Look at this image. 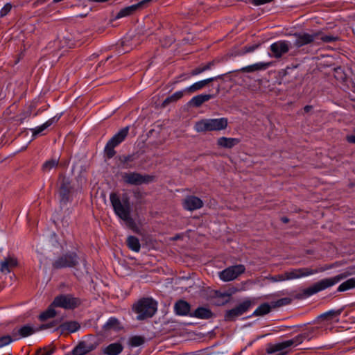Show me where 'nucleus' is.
<instances>
[{
    "mask_svg": "<svg viewBox=\"0 0 355 355\" xmlns=\"http://www.w3.org/2000/svg\"><path fill=\"white\" fill-rule=\"evenodd\" d=\"M271 279L273 282H284V281H286L284 272L282 273V274H280V275H278L272 277L271 278Z\"/></svg>",
    "mask_w": 355,
    "mask_h": 355,
    "instance_id": "45",
    "label": "nucleus"
},
{
    "mask_svg": "<svg viewBox=\"0 0 355 355\" xmlns=\"http://www.w3.org/2000/svg\"><path fill=\"white\" fill-rule=\"evenodd\" d=\"M211 66H212V63L209 62L203 67L196 68L191 72V76H197L207 70L210 69Z\"/></svg>",
    "mask_w": 355,
    "mask_h": 355,
    "instance_id": "38",
    "label": "nucleus"
},
{
    "mask_svg": "<svg viewBox=\"0 0 355 355\" xmlns=\"http://www.w3.org/2000/svg\"><path fill=\"white\" fill-rule=\"evenodd\" d=\"M151 0H142L139 3L135 4L136 6H138V8L146 4V3L150 2Z\"/></svg>",
    "mask_w": 355,
    "mask_h": 355,
    "instance_id": "49",
    "label": "nucleus"
},
{
    "mask_svg": "<svg viewBox=\"0 0 355 355\" xmlns=\"http://www.w3.org/2000/svg\"><path fill=\"white\" fill-rule=\"evenodd\" d=\"M304 338V336L302 335L297 336L292 339L270 345L268 346L267 352L268 354H272L278 352L280 353L285 352V354H286L288 352L286 349L288 348L297 346L302 343Z\"/></svg>",
    "mask_w": 355,
    "mask_h": 355,
    "instance_id": "7",
    "label": "nucleus"
},
{
    "mask_svg": "<svg viewBox=\"0 0 355 355\" xmlns=\"http://www.w3.org/2000/svg\"><path fill=\"white\" fill-rule=\"evenodd\" d=\"M87 269L86 268L85 264L83 263V270L81 271V274L87 273Z\"/></svg>",
    "mask_w": 355,
    "mask_h": 355,
    "instance_id": "51",
    "label": "nucleus"
},
{
    "mask_svg": "<svg viewBox=\"0 0 355 355\" xmlns=\"http://www.w3.org/2000/svg\"><path fill=\"white\" fill-rule=\"evenodd\" d=\"M245 271L243 265H236L229 267L219 273V277L224 282H229L237 278Z\"/></svg>",
    "mask_w": 355,
    "mask_h": 355,
    "instance_id": "10",
    "label": "nucleus"
},
{
    "mask_svg": "<svg viewBox=\"0 0 355 355\" xmlns=\"http://www.w3.org/2000/svg\"><path fill=\"white\" fill-rule=\"evenodd\" d=\"M17 265V259L14 257H10L0 262V270L2 272L8 273L10 271V268L16 266Z\"/></svg>",
    "mask_w": 355,
    "mask_h": 355,
    "instance_id": "21",
    "label": "nucleus"
},
{
    "mask_svg": "<svg viewBox=\"0 0 355 355\" xmlns=\"http://www.w3.org/2000/svg\"><path fill=\"white\" fill-rule=\"evenodd\" d=\"M96 345L83 341L78 343V345L73 349L72 355H85L89 352L93 351L96 348Z\"/></svg>",
    "mask_w": 355,
    "mask_h": 355,
    "instance_id": "16",
    "label": "nucleus"
},
{
    "mask_svg": "<svg viewBox=\"0 0 355 355\" xmlns=\"http://www.w3.org/2000/svg\"><path fill=\"white\" fill-rule=\"evenodd\" d=\"M78 263V258L75 253L66 254L55 261V268L71 267L76 266Z\"/></svg>",
    "mask_w": 355,
    "mask_h": 355,
    "instance_id": "14",
    "label": "nucleus"
},
{
    "mask_svg": "<svg viewBox=\"0 0 355 355\" xmlns=\"http://www.w3.org/2000/svg\"><path fill=\"white\" fill-rule=\"evenodd\" d=\"M56 306H53V302L51 304L49 307L43 313H42L40 315V319L41 320H46L49 318H52L56 315L57 311H55Z\"/></svg>",
    "mask_w": 355,
    "mask_h": 355,
    "instance_id": "27",
    "label": "nucleus"
},
{
    "mask_svg": "<svg viewBox=\"0 0 355 355\" xmlns=\"http://www.w3.org/2000/svg\"><path fill=\"white\" fill-rule=\"evenodd\" d=\"M104 328L107 330H117L120 328V325L116 318H112L104 324Z\"/></svg>",
    "mask_w": 355,
    "mask_h": 355,
    "instance_id": "35",
    "label": "nucleus"
},
{
    "mask_svg": "<svg viewBox=\"0 0 355 355\" xmlns=\"http://www.w3.org/2000/svg\"><path fill=\"white\" fill-rule=\"evenodd\" d=\"M127 244L128 246L133 251L135 252H139L140 250V243L138 240L135 236H130L127 239Z\"/></svg>",
    "mask_w": 355,
    "mask_h": 355,
    "instance_id": "29",
    "label": "nucleus"
},
{
    "mask_svg": "<svg viewBox=\"0 0 355 355\" xmlns=\"http://www.w3.org/2000/svg\"><path fill=\"white\" fill-rule=\"evenodd\" d=\"M125 182L130 184L139 185L151 181L150 176H143L137 173H125L122 175Z\"/></svg>",
    "mask_w": 355,
    "mask_h": 355,
    "instance_id": "13",
    "label": "nucleus"
},
{
    "mask_svg": "<svg viewBox=\"0 0 355 355\" xmlns=\"http://www.w3.org/2000/svg\"><path fill=\"white\" fill-rule=\"evenodd\" d=\"M138 8V6L132 5L121 10L116 15V18H121L131 15Z\"/></svg>",
    "mask_w": 355,
    "mask_h": 355,
    "instance_id": "30",
    "label": "nucleus"
},
{
    "mask_svg": "<svg viewBox=\"0 0 355 355\" xmlns=\"http://www.w3.org/2000/svg\"><path fill=\"white\" fill-rule=\"evenodd\" d=\"M347 141L351 143L355 144V135H350L347 137Z\"/></svg>",
    "mask_w": 355,
    "mask_h": 355,
    "instance_id": "50",
    "label": "nucleus"
},
{
    "mask_svg": "<svg viewBox=\"0 0 355 355\" xmlns=\"http://www.w3.org/2000/svg\"><path fill=\"white\" fill-rule=\"evenodd\" d=\"M340 314V311H331L324 313L319 316V319L322 320L329 321L334 318L337 317Z\"/></svg>",
    "mask_w": 355,
    "mask_h": 355,
    "instance_id": "37",
    "label": "nucleus"
},
{
    "mask_svg": "<svg viewBox=\"0 0 355 355\" xmlns=\"http://www.w3.org/2000/svg\"><path fill=\"white\" fill-rule=\"evenodd\" d=\"M12 342V339L10 336H5L0 338V348L6 346Z\"/></svg>",
    "mask_w": 355,
    "mask_h": 355,
    "instance_id": "40",
    "label": "nucleus"
},
{
    "mask_svg": "<svg viewBox=\"0 0 355 355\" xmlns=\"http://www.w3.org/2000/svg\"><path fill=\"white\" fill-rule=\"evenodd\" d=\"M272 0H248V2L254 6H260L271 2Z\"/></svg>",
    "mask_w": 355,
    "mask_h": 355,
    "instance_id": "44",
    "label": "nucleus"
},
{
    "mask_svg": "<svg viewBox=\"0 0 355 355\" xmlns=\"http://www.w3.org/2000/svg\"><path fill=\"white\" fill-rule=\"evenodd\" d=\"M44 328H46L44 325L34 327L31 324H26L19 328L17 332L21 337H27Z\"/></svg>",
    "mask_w": 355,
    "mask_h": 355,
    "instance_id": "19",
    "label": "nucleus"
},
{
    "mask_svg": "<svg viewBox=\"0 0 355 355\" xmlns=\"http://www.w3.org/2000/svg\"><path fill=\"white\" fill-rule=\"evenodd\" d=\"M185 94H187V91H185V88L182 90L175 92L171 96L166 98L165 101H164V103L166 104V103H168L171 102H175V101L180 99Z\"/></svg>",
    "mask_w": 355,
    "mask_h": 355,
    "instance_id": "28",
    "label": "nucleus"
},
{
    "mask_svg": "<svg viewBox=\"0 0 355 355\" xmlns=\"http://www.w3.org/2000/svg\"><path fill=\"white\" fill-rule=\"evenodd\" d=\"M128 127H125L121 129L108 141L105 148V151L108 157H112L114 155V147L118 146L125 139L128 134Z\"/></svg>",
    "mask_w": 355,
    "mask_h": 355,
    "instance_id": "8",
    "label": "nucleus"
},
{
    "mask_svg": "<svg viewBox=\"0 0 355 355\" xmlns=\"http://www.w3.org/2000/svg\"><path fill=\"white\" fill-rule=\"evenodd\" d=\"M228 125L226 118L205 119L197 121L195 124V130L200 132L220 131L225 130Z\"/></svg>",
    "mask_w": 355,
    "mask_h": 355,
    "instance_id": "4",
    "label": "nucleus"
},
{
    "mask_svg": "<svg viewBox=\"0 0 355 355\" xmlns=\"http://www.w3.org/2000/svg\"><path fill=\"white\" fill-rule=\"evenodd\" d=\"M144 343V339L141 336H134L130 340V344L132 347H139L143 345Z\"/></svg>",
    "mask_w": 355,
    "mask_h": 355,
    "instance_id": "39",
    "label": "nucleus"
},
{
    "mask_svg": "<svg viewBox=\"0 0 355 355\" xmlns=\"http://www.w3.org/2000/svg\"><path fill=\"white\" fill-rule=\"evenodd\" d=\"M291 46V42L286 40H279L272 43L270 46V56L275 58H281L289 51Z\"/></svg>",
    "mask_w": 355,
    "mask_h": 355,
    "instance_id": "11",
    "label": "nucleus"
},
{
    "mask_svg": "<svg viewBox=\"0 0 355 355\" xmlns=\"http://www.w3.org/2000/svg\"><path fill=\"white\" fill-rule=\"evenodd\" d=\"M291 302V298L285 297L280 299L277 302H275L273 306H281L284 305L288 304Z\"/></svg>",
    "mask_w": 355,
    "mask_h": 355,
    "instance_id": "42",
    "label": "nucleus"
},
{
    "mask_svg": "<svg viewBox=\"0 0 355 355\" xmlns=\"http://www.w3.org/2000/svg\"><path fill=\"white\" fill-rule=\"evenodd\" d=\"M78 304V300L70 295H60L57 296L53 301V306L64 309H73L76 307Z\"/></svg>",
    "mask_w": 355,
    "mask_h": 355,
    "instance_id": "9",
    "label": "nucleus"
},
{
    "mask_svg": "<svg viewBox=\"0 0 355 355\" xmlns=\"http://www.w3.org/2000/svg\"><path fill=\"white\" fill-rule=\"evenodd\" d=\"M239 140L236 138L222 137L217 139V145L220 148H231L238 144Z\"/></svg>",
    "mask_w": 355,
    "mask_h": 355,
    "instance_id": "20",
    "label": "nucleus"
},
{
    "mask_svg": "<svg viewBox=\"0 0 355 355\" xmlns=\"http://www.w3.org/2000/svg\"><path fill=\"white\" fill-rule=\"evenodd\" d=\"M252 303L250 300H245L236 307L227 311L225 318L226 320H234L239 316L245 313L251 306Z\"/></svg>",
    "mask_w": 355,
    "mask_h": 355,
    "instance_id": "12",
    "label": "nucleus"
},
{
    "mask_svg": "<svg viewBox=\"0 0 355 355\" xmlns=\"http://www.w3.org/2000/svg\"><path fill=\"white\" fill-rule=\"evenodd\" d=\"M123 350V346L119 343H112L103 349L104 354L107 355H118Z\"/></svg>",
    "mask_w": 355,
    "mask_h": 355,
    "instance_id": "22",
    "label": "nucleus"
},
{
    "mask_svg": "<svg viewBox=\"0 0 355 355\" xmlns=\"http://www.w3.org/2000/svg\"><path fill=\"white\" fill-rule=\"evenodd\" d=\"M110 201L115 214L127 224H130V205L127 196L119 198L115 193H111Z\"/></svg>",
    "mask_w": 355,
    "mask_h": 355,
    "instance_id": "2",
    "label": "nucleus"
},
{
    "mask_svg": "<svg viewBox=\"0 0 355 355\" xmlns=\"http://www.w3.org/2000/svg\"><path fill=\"white\" fill-rule=\"evenodd\" d=\"M310 109H311V107H309V106H306V107H304V110H305L306 112H308Z\"/></svg>",
    "mask_w": 355,
    "mask_h": 355,
    "instance_id": "52",
    "label": "nucleus"
},
{
    "mask_svg": "<svg viewBox=\"0 0 355 355\" xmlns=\"http://www.w3.org/2000/svg\"><path fill=\"white\" fill-rule=\"evenodd\" d=\"M213 97L211 94H200L193 96L189 101L191 105L195 107L200 106L203 103L208 101Z\"/></svg>",
    "mask_w": 355,
    "mask_h": 355,
    "instance_id": "24",
    "label": "nucleus"
},
{
    "mask_svg": "<svg viewBox=\"0 0 355 355\" xmlns=\"http://www.w3.org/2000/svg\"><path fill=\"white\" fill-rule=\"evenodd\" d=\"M294 37L295 38L294 45L297 47H300L313 42L317 44H320L321 42L329 43L336 39L335 37L324 35L321 33H315L313 34L306 33H296L294 35Z\"/></svg>",
    "mask_w": 355,
    "mask_h": 355,
    "instance_id": "3",
    "label": "nucleus"
},
{
    "mask_svg": "<svg viewBox=\"0 0 355 355\" xmlns=\"http://www.w3.org/2000/svg\"><path fill=\"white\" fill-rule=\"evenodd\" d=\"M339 265L340 264L338 263H336L334 264L326 266L319 270H313L308 268H294L285 272L284 274L286 281L293 280L308 277L309 275L316 274L318 272L324 271Z\"/></svg>",
    "mask_w": 355,
    "mask_h": 355,
    "instance_id": "6",
    "label": "nucleus"
},
{
    "mask_svg": "<svg viewBox=\"0 0 355 355\" xmlns=\"http://www.w3.org/2000/svg\"><path fill=\"white\" fill-rule=\"evenodd\" d=\"M232 293H233V291H231L230 293H224L220 294V297H221L223 298H226L225 299V302H229L230 297V296L232 295Z\"/></svg>",
    "mask_w": 355,
    "mask_h": 355,
    "instance_id": "47",
    "label": "nucleus"
},
{
    "mask_svg": "<svg viewBox=\"0 0 355 355\" xmlns=\"http://www.w3.org/2000/svg\"><path fill=\"white\" fill-rule=\"evenodd\" d=\"M175 310L178 315H187L189 311V305L184 301H180L175 304Z\"/></svg>",
    "mask_w": 355,
    "mask_h": 355,
    "instance_id": "26",
    "label": "nucleus"
},
{
    "mask_svg": "<svg viewBox=\"0 0 355 355\" xmlns=\"http://www.w3.org/2000/svg\"><path fill=\"white\" fill-rule=\"evenodd\" d=\"M355 287V279L351 278L342 283L338 288L339 291H345Z\"/></svg>",
    "mask_w": 355,
    "mask_h": 355,
    "instance_id": "33",
    "label": "nucleus"
},
{
    "mask_svg": "<svg viewBox=\"0 0 355 355\" xmlns=\"http://www.w3.org/2000/svg\"><path fill=\"white\" fill-rule=\"evenodd\" d=\"M271 306L267 304L264 303L261 304L253 313L254 315H263L270 312Z\"/></svg>",
    "mask_w": 355,
    "mask_h": 355,
    "instance_id": "32",
    "label": "nucleus"
},
{
    "mask_svg": "<svg viewBox=\"0 0 355 355\" xmlns=\"http://www.w3.org/2000/svg\"><path fill=\"white\" fill-rule=\"evenodd\" d=\"M353 275H355V267H349L338 275L332 277L325 278L316 282L309 288H306L304 291V293L308 296L312 295L336 284L341 280Z\"/></svg>",
    "mask_w": 355,
    "mask_h": 355,
    "instance_id": "1",
    "label": "nucleus"
},
{
    "mask_svg": "<svg viewBox=\"0 0 355 355\" xmlns=\"http://www.w3.org/2000/svg\"><path fill=\"white\" fill-rule=\"evenodd\" d=\"M203 205L202 201L198 197L189 196L185 198L183 206L184 207L189 211L200 209Z\"/></svg>",
    "mask_w": 355,
    "mask_h": 355,
    "instance_id": "17",
    "label": "nucleus"
},
{
    "mask_svg": "<svg viewBox=\"0 0 355 355\" xmlns=\"http://www.w3.org/2000/svg\"><path fill=\"white\" fill-rule=\"evenodd\" d=\"M283 222L286 223L288 222V219L286 218H282Z\"/></svg>",
    "mask_w": 355,
    "mask_h": 355,
    "instance_id": "53",
    "label": "nucleus"
},
{
    "mask_svg": "<svg viewBox=\"0 0 355 355\" xmlns=\"http://www.w3.org/2000/svg\"><path fill=\"white\" fill-rule=\"evenodd\" d=\"M268 66V64L263 62H259L252 65L247 66L242 69L243 71L252 72L254 71L261 70L266 69Z\"/></svg>",
    "mask_w": 355,
    "mask_h": 355,
    "instance_id": "31",
    "label": "nucleus"
},
{
    "mask_svg": "<svg viewBox=\"0 0 355 355\" xmlns=\"http://www.w3.org/2000/svg\"><path fill=\"white\" fill-rule=\"evenodd\" d=\"M71 190V184L68 178H62L60 180V187L59 194L62 203H66L69 199V193Z\"/></svg>",
    "mask_w": 355,
    "mask_h": 355,
    "instance_id": "15",
    "label": "nucleus"
},
{
    "mask_svg": "<svg viewBox=\"0 0 355 355\" xmlns=\"http://www.w3.org/2000/svg\"><path fill=\"white\" fill-rule=\"evenodd\" d=\"M53 353V349L50 350H40L37 355H51Z\"/></svg>",
    "mask_w": 355,
    "mask_h": 355,
    "instance_id": "48",
    "label": "nucleus"
},
{
    "mask_svg": "<svg viewBox=\"0 0 355 355\" xmlns=\"http://www.w3.org/2000/svg\"><path fill=\"white\" fill-rule=\"evenodd\" d=\"M216 79V77H211L205 80H202L198 82H196L195 83L192 84L191 85L185 87V91H187V94H191L198 90L202 89L204 88L208 83L214 81Z\"/></svg>",
    "mask_w": 355,
    "mask_h": 355,
    "instance_id": "18",
    "label": "nucleus"
},
{
    "mask_svg": "<svg viewBox=\"0 0 355 355\" xmlns=\"http://www.w3.org/2000/svg\"><path fill=\"white\" fill-rule=\"evenodd\" d=\"M194 315L199 318H209L211 317V311L205 308H198L196 310Z\"/></svg>",
    "mask_w": 355,
    "mask_h": 355,
    "instance_id": "34",
    "label": "nucleus"
},
{
    "mask_svg": "<svg viewBox=\"0 0 355 355\" xmlns=\"http://www.w3.org/2000/svg\"><path fill=\"white\" fill-rule=\"evenodd\" d=\"M42 246L41 244H39L37 245V248H36V252L37 253V255H38V258H39V261L40 262L41 264H46V261L44 259H43L42 256Z\"/></svg>",
    "mask_w": 355,
    "mask_h": 355,
    "instance_id": "41",
    "label": "nucleus"
},
{
    "mask_svg": "<svg viewBox=\"0 0 355 355\" xmlns=\"http://www.w3.org/2000/svg\"><path fill=\"white\" fill-rule=\"evenodd\" d=\"M58 160L56 159L48 160L44 163L42 166V169L43 171L48 172L51 171L52 168H55L58 165Z\"/></svg>",
    "mask_w": 355,
    "mask_h": 355,
    "instance_id": "36",
    "label": "nucleus"
},
{
    "mask_svg": "<svg viewBox=\"0 0 355 355\" xmlns=\"http://www.w3.org/2000/svg\"><path fill=\"white\" fill-rule=\"evenodd\" d=\"M259 45L256 44V45H252V46H245L243 50H242V52L241 53L242 54H244V53H250V52H252L254 50H255L257 48H258Z\"/></svg>",
    "mask_w": 355,
    "mask_h": 355,
    "instance_id": "46",
    "label": "nucleus"
},
{
    "mask_svg": "<svg viewBox=\"0 0 355 355\" xmlns=\"http://www.w3.org/2000/svg\"><path fill=\"white\" fill-rule=\"evenodd\" d=\"M80 326L78 322L76 321L65 322L60 327L62 332L73 333L80 329Z\"/></svg>",
    "mask_w": 355,
    "mask_h": 355,
    "instance_id": "23",
    "label": "nucleus"
},
{
    "mask_svg": "<svg viewBox=\"0 0 355 355\" xmlns=\"http://www.w3.org/2000/svg\"><path fill=\"white\" fill-rule=\"evenodd\" d=\"M133 309L137 315V320H144L152 317L155 313L157 303L151 298H145L135 304Z\"/></svg>",
    "mask_w": 355,
    "mask_h": 355,
    "instance_id": "5",
    "label": "nucleus"
},
{
    "mask_svg": "<svg viewBox=\"0 0 355 355\" xmlns=\"http://www.w3.org/2000/svg\"><path fill=\"white\" fill-rule=\"evenodd\" d=\"M12 6L10 3H6L0 10V16H6L11 10Z\"/></svg>",
    "mask_w": 355,
    "mask_h": 355,
    "instance_id": "43",
    "label": "nucleus"
},
{
    "mask_svg": "<svg viewBox=\"0 0 355 355\" xmlns=\"http://www.w3.org/2000/svg\"><path fill=\"white\" fill-rule=\"evenodd\" d=\"M59 119V116H54L48 121H46L42 125L36 127L34 129H32V132L33 136H36L40 133H42L44 130H46L48 127L51 125L54 122L57 121Z\"/></svg>",
    "mask_w": 355,
    "mask_h": 355,
    "instance_id": "25",
    "label": "nucleus"
}]
</instances>
